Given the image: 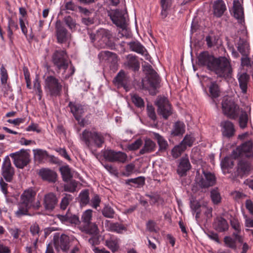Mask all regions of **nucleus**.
Wrapping results in <instances>:
<instances>
[{"label": "nucleus", "mask_w": 253, "mask_h": 253, "mask_svg": "<svg viewBox=\"0 0 253 253\" xmlns=\"http://www.w3.org/2000/svg\"><path fill=\"white\" fill-rule=\"evenodd\" d=\"M135 165L133 163H130L125 166V172L123 173V175L126 176H129L134 172L135 169Z\"/></svg>", "instance_id": "obj_55"}, {"label": "nucleus", "mask_w": 253, "mask_h": 253, "mask_svg": "<svg viewBox=\"0 0 253 253\" xmlns=\"http://www.w3.org/2000/svg\"><path fill=\"white\" fill-rule=\"evenodd\" d=\"M83 231L86 234L97 235L99 230L97 225L94 223H89L83 226Z\"/></svg>", "instance_id": "obj_35"}, {"label": "nucleus", "mask_w": 253, "mask_h": 253, "mask_svg": "<svg viewBox=\"0 0 253 253\" xmlns=\"http://www.w3.org/2000/svg\"><path fill=\"white\" fill-rule=\"evenodd\" d=\"M157 148L156 144L150 138H146L142 149L139 151L140 155L148 154L154 152Z\"/></svg>", "instance_id": "obj_28"}, {"label": "nucleus", "mask_w": 253, "mask_h": 253, "mask_svg": "<svg viewBox=\"0 0 253 253\" xmlns=\"http://www.w3.org/2000/svg\"><path fill=\"white\" fill-rule=\"evenodd\" d=\"M71 112L73 114L76 120L78 122L81 126H84L87 124L85 119L83 116L85 112L87 110V107L81 104H73L71 102L69 104Z\"/></svg>", "instance_id": "obj_11"}, {"label": "nucleus", "mask_w": 253, "mask_h": 253, "mask_svg": "<svg viewBox=\"0 0 253 253\" xmlns=\"http://www.w3.org/2000/svg\"><path fill=\"white\" fill-rule=\"evenodd\" d=\"M185 126L184 124L180 121L175 122L171 131L170 134L172 136H178L182 135L185 132Z\"/></svg>", "instance_id": "obj_31"}, {"label": "nucleus", "mask_w": 253, "mask_h": 253, "mask_svg": "<svg viewBox=\"0 0 253 253\" xmlns=\"http://www.w3.org/2000/svg\"><path fill=\"white\" fill-rule=\"evenodd\" d=\"M52 60L54 64L59 69L63 66V51L56 50L52 55Z\"/></svg>", "instance_id": "obj_32"}, {"label": "nucleus", "mask_w": 253, "mask_h": 253, "mask_svg": "<svg viewBox=\"0 0 253 253\" xmlns=\"http://www.w3.org/2000/svg\"><path fill=\"white\" fill-rule=\"evenodd\" d=\"M92 214V211L91 210H87L83 212L81 219L84 225L91 222Z\"/></svg>", "instance_id": "obj_48"}, {"label": "nucleus", "mask_w": 253, "mask_h": 253, "mask_svg": "<svg viewBox=\"0 0 253 253\" xmlns=\"http://www.w3.org/2000/svg\"><path fill=\"white\" fill-rule=\"evenodd\" d=\"M92 139L93 140L94 143L98 147H101L102 144L104 142V137L102 134L96 132H93Z\"/></svg>", "instance_id": "obj_49"}, {"label": "nucleus", "mask_w": 253, "mask_h": 253, "mask_svg": "<svg viewBox=\"0 0 253 253\" xmlns=\"http://www.w3.org/2000/svg\"><path fill=\"white\" fill-rule=\"evenodd\" d=\"M213 228L219 232H223L228 229L227 221L222 217H217L213 223Z\"/></svg>", "instance_id": "obj_25"}, {"label": "nucleus", "mask_w": 253, "mask_h": 253, "mask_svg": "<svg viewBox=\"0 0 253 253\" xmlns=\"http://www.w3.org/2000/svg\"><path fill=\"white\" fill-rule=\"evenodd\" d=\"M64 22L66 25L71 29L75 28L76 21L71 16H68L64 18Z\"/></svg>", "instance_id": "obj_58"}, {"label": "nucleus", "mask_w": 253, "mask_h": 253, "mask_svg": "<svg viewBox=\"0 0 253 253\" xmlns=\"http://www.w3.org/2000/svg\"><path fill=\"white\" fill-rule=\"evenodd\" d=\"M67 222L70 224H78L80 223L79 217L76 215H73L68 210L65 215H64V223Z\"/></svg>", "instance_id": "obj_40"}, {"label": "nucleus", "mask_w": 253, "mask_h": 253, "mask_svg": "<svg viewBox=\"0 0 253 253\" xmlns=\"http://www.w3.org/2000/svg\"><path fill=\"white\" fill-rule=\"evenodd\" d=\"M102 165L105 169L112 174L115 175H117L118 174V171L116 167L108 164H102Z\"/></svg>", "instance_id": "obj_63"}, {"label": "nucleus", "mask_w": 253, "mask_h": 253, "mask_svg": "<svg viewBox=\"0 0 253 253\" xmlns=\"http://www.w3.org/2000/svg\"><path fill=\"white\" fill-rule=\"evenodd\" d=\"M222 133L223 136L230 138L234 136L235 129L233 123L229 121H224L221 122Z\"/></svg>", "instance_id": "obj_18"}, {"label": "nucleus", "mask_w": 253, "mask_h": 253, "mask_svg": "<svg viewBox=\"0 0 253 253\" xmlns=\"http://www.w3.org/2000/svg\"><path fill=\"white\" fill-rule=\"evenodd\" d=\"M103 215L107 218H112L114 216L115 212L114 210L109 205H105L102 210Z\"/></svg>", "instance_id": "obj_47"}, {"label": "nucleus", "mask_w": 253, "mask_h": 253, "mask_svg": "<svg viewBox=\"0 0 253 253\" xmlns=\"http://www.w3.org/2000/svg\"><path fill=\"white\" fill-rule=\"evenodd\" d=\"M44 88L51 95L57 96L60 94L62 90V85L58 80L54 77L49 76L45 80Z\"/></svg>", "instance_id": "obj_8"}, {"label": "nucleus", "mask_w": 253, "mask_h": 253, "mask_svg": "<svg viewBox=\"0 0 253 253\" xmlns=\"http://www.w3.org/2000/svg\"><path fill=\"white\" fill-rule=\"evenodd\" d=\"M216 183V177L214 174L208 171L203 170V174L195 178L196 186L201 189H206L213 186Z\"/></svg>", "instance_id": "obj_5"}, {"label": "nucleus", "mask_w": 253, "mask_h": 253, "mask_svg": "<svg viewBox=\"0 0 253 253\" xmlns=\"http://www.w3.org/2000/svg\"><path fill=\"white\" fill-rule=\"evenodd\" d=\"M143 144L141 139H136L134 142L127 145V148L129 151H135L137 150Z\"/></svg>", "instance_id": "obj_52"}, {"label": "nucleus", "mask_w": 253, "mask_h": 253, "mask_svg": "<svg viewBox=\"0 0 253 253\" xmlns=\"http://www.w3.org/2000/svg\"><path fill=\"white\" fill-rule=\"evenodd\" d=\"M237 48L242 56H249L250 54V45L247 41L241 38H239L237 43Z\"/></svg>", "instance_id": "obj_30"}, {"label": "nucleus", "mask_w": 253, "mask_h": 253, "mask_svg": "<svg viewBox=\"0 0 253 253\" xmlns=\"http://www.w3.org/2000/svg\"><path fill=\"white\" fill-rule=\"evenodd\" d=\"M145 196L151 199V202L150 204L152 205L158 203L161 199L160 195L157 193H153L151 194H146Z\"/></svg>", "instance_id": "obj_56"}, {"label": "nucleus", "mask_w": 253, "mask_h": 253, "mask_svg": "<svg viewBox=\"0 0 253 253\" xmlns=\"http://www.w3.org/2000/svg\"><path fill=\"white\" fill-rule=\"evenodd\" d=\"M130 82L129 77L123 70L117 74L113 80L115 85L118 87H123L126 91L129 90Z\"/></svg>", "instance_id": "obj_15"}, {"label": "nucleus", "mask_w": 253, "mask_h": 253, "mask_svg": "<svg viewBox=\"0 0 253 253\" xmlns=\"http://www.w3.org/2000/svg\"><path fill=\"white\" fill-rule=\"evenodd\" d=\"M97 46L99 48H109L111 49L115 48V44L112 40V35L108 30L101 29L96 33Z\"/></svg>", "instance_id": "obj_4"}, {"label": "nucleus", "mask_w": 253, "mask_h": 253, "mask_svg": "<svg viewBox=\"0 0 253 253\" xmlns=\"http://www.w3.org/2000/svg\"><path fill=\"white\" fill-rule=\"evenodd\" d=\"M137 184L138 186H143L145 184V178L143 176H139L135 178L128 179L126 181V184L130 185V183Z\"/></svg>", "instance_id": "obj_50"}, {"label": "nucleus", "mask_w": 253, "mask_h": 253, "mask_svg": "<svg viewBox=\"0 0 253 253\" xmlns=\"http://www.w3.org/2000/svg\"><path fill=\"white\" fill-rule=\"evenodd\" d=\"M154 138L157 140L159 145V150L156 152L157 155H160V153H163L167 151L169 144L163 136L157 132H153Z\"/></svg>", "instance_id": "obj_22"}, {"label": "nucleus", "mask_w": 253, "mask_h": 253, "mask_svg": "<svg viewBox=\"0 0 253 253\" xmlns=\"http://www.w3.org/2000/svg\"><path fill=\"white\" fill-rule=\"evenodd\" d=\"M190 206L192 211L194 212L200 210L202 208L203 205H201L200 202L197 201H191Z\"/></svg>", "instance_id": "obj_64"}, {"label": "nucleus", "mask_w": 253, "mask_h": 253, "mask_svg": "<svg viewBox=\"0 0 253 253\" xmlns=\"http://www.w3.org/2000/svg\"><path fill=\"white\" fill-rule=\"evenodd\" d=\"M57 203L56 196L52 193H49L44 196L43 205L45 210H53Z\"/></svg>", "instance_id": "obj_19"}, {"label": "nucleus", "mask_w": 253, "mask_h": 253, "mask_svg": "<svg viewBox=\"0 0 253 253\" xmlns=\"http://www.w3.org/2000/svg\"><path fill=\"white\" fill-rule=\"evenodd\" d=\"M146 229L150 232L157 233V231L155 227L156 226V223L153 220H149L146 223Z\"/></svg>", "instance_id": "obj_61"}, {"label": "nucleus", "mask_w": 253, "mask_h": 253, "mask_svg": "<svg viewBox=\"0 0 253 253\" xmlns=\"http://www.w3.org/2000/svg\"><path fill=\"white\" fill-rule=\"evenodd\" d=\"M186 149V147L180 143L178 145L175 146L171 150V155L174 158H177Z\"/></svg>", "instance_id": "obj_42"}, {"label": "nucleus", "mask_w": 253, "mask_h": 253, "mask_svg": "<svg viewBox=\"0 0 253 253\" xmlns=\"http://www.w3.org/2000/svg\"><path fill=\"white\" fill-rule=\"evenodd\" d=\"M62 15V10L61 9L58 16L55 25V35L56 37L57 41L58 43H62L63 42V24L61 20L59 19L60 16Z\"/></svg>", "instance_id": "obj_20"}, {"label": "nucleus", "mask_w": 253, "mask_h": 253, "mask_svg": "<svg viewBox=\"0 0 253 253\" xmlns=\"http://www.w3.org/2000/svg\"><path fill=\"white\" fill-rule=\"evenodd\" d=\"M109 230L112 232H116L118 233H121L122 230L126 231V228L123 224L118 222L110 223L108 225Z\"/></svg>", "instance_id": "obj_41"}, {"label": "nucleus", "mask_w": 253, "mask_h": 253, "mask_svg": "<svg viewBox=\"0 0 253 253\" xmlns=\"http://www.w3.org/2000/svg\"><path fill=\"white\" fill-rule=\"evenodd\" d=\"M73 175L68 165H64V191L74 193L76 190L78 183L72 179Z\"/></svg>", "instance_id": "obj_14"}, {"label": "nucleus", "mask_w": 253, "mask_h": 253, "mask_svg": "<svg viewBox=\"0 0 253 253\" xmlns=\"http://www.w3.org/2000/svg\"><path fill=\"white\" fill-rule=\"evenodd\" d=\"M233 157L235 159L243 156L244 155L247 157L253 156V143L249 140L238 146L236 150L233 151Z\"/></svg>", "instance_id": "obj_13"}, {"label": "nucleus", "mask_w": 253, "mask_h": 253, "mask_svg": "<svg viewBox=\"0 0 253 253\" xmlns=\"http://www.w3.org/2000/svg\"><path fill=\"white\" fill-rule=\"evenodd\" d=\"M92 136L93 132L85 129L82 132L81 138L85 142V144L89 146L90 143V139L92 138Z\"/></svg>", "instance_id": "obj_51"}, {"label": "nucleus", "mask_w": 253, "mask_h": 253, "mask_svg": "<svg viewBox=\"0 0 253 253\" xmlns=\"http://www.w3.org/2000/svg\"><path fill=\"white\" fill-rule=\"evenodd\" d=\"M221 105L223 114L228 118L236 120L238 118L241 109L232 98L224 97Z\"/></svg>", "instance_id": "obj_3"}, {"label": "nucleus", "mask_w": 253, "mask_h": 253, "mask_svg": "<svg viewBox=\"0 0 253 253\" xmlns=\"http://www.w3.org/2000/svg\"><path fill=\"white\" fill-rule=\"evenodd\" d=\"M39 174L43 180L49 182H55L56 180V173L48 169H41L39 172Z\"/></svg>", "instance_id": "obj_21"}, {"label": "nucleus", "mask_w": 253, "mask_h": 253, "mask_svg": "<svg viewBox=\"0 0 253 253\" xmlns=\"http://www.w3.org/2000/svg\"><path fill=\"white\" fill-rule=\"evenodd\" d=\"M37 192L32 188H29L23 191L20 196V202L18 204V210L15 212L17 217L29 215V210L33 209L38 210L42 205L40 200L35 202Z\"/></svg>", "instance_id": "obj_2"}, {"label": "nucleus", "mask_w": 253, "mask_h": 253, "mask_svg": "<svg viewBox=\"0 0 253 253\" xmlns=\"http://www.w3.org/2000/svg\"><path fill=\"white\" fill-rule=\"evenodd\" d=\"M238 117L240 127L242 129L245 128L247 126L249 121V117L247 112L241 109Z\"/></svg>", "instance_id": "obj_36"}, {"label": "nucleus", "mask_w": 253, "mask_h": 253, "mask_svg": "<svg viewBox=\"0 0 253 253\" xmlns=\"http://www.w3.org/2000/svg\"><path fill=\"white\" fill-rule=\"evenodd\" d=\"M131 100L132 102L137 108H141L144 107V101L138 94L135 93L131 95Z\"/></svg>", "instance_id": "obj_45"}, {"label": "nucleus", "mask_w": 253, "mask_h": 253, "mask_svg": "<svg viewBox=\"0 0 253 253\" xmlns=\"http://www.w3.org/2000/svg\"><path fill=\"white\" fill-rule=\"evenodd\" d=\"M14 174V169L11 165L10 159L6 156L2 164L1 175L6 182H10L13 179Z\"/></svg>", "instance_id": "obj_16"}, {"label": "nucleus", "mask_w": 253, "mask_h": 253, "mask_svg": "<svg viewBox=\"0 0 253 253\" xmlns=\"http://www.w3.org/2000/svg\"><path fill=\"white\" fill-rule=\"evenodd\" d=\"M210 96L212 98H216L220 95L219 86L216 82H211L209 86Z\"/></svg>", "instance_id": "obj_34"}, {"label": "nucleus", "mask_w": 253, "mask_h": 253, "mask_svg": "<svg viewBox=\"0 0 253 253\" xmlns=\"http://www.w3.org/2000/svg\"><path fill=\"white\" fill-rule=\"evenodd\" d=\"M53 242L56 251L63 250V234L60 237L59 233H56L53 237Z\"/></svg>", "instance_id": "obj_37"}, {"label": "nucleus", "mask_w": 253, "mask_h": 253, "mask_svg": "<svg viewBox=\"0 0 253 253\" xmlns=\"http://www.w3.org/2000/svg\"><path fill=\"white\" fill-rule=\"evenodd\" d=\"M211 198L214 205H218L221 202V198L218 188H214L211 191Z\"/></svg>", "instance_id": "obj_43"}, {"label": "nucleus", "mask_w": 253, "mask_h": 253, "mask_svg": "<svg viewBox=\"0 0 253 253\" xmlns=\"http://www.w3.org/2000/svg\"><path fill=\"white\" fill-rule=\"evenodd\" d=\"M191 169V165L188 158L181 159L177 169V172L180 176L186 175L187 171Z\"/></svg>", "instance_id": "obj_27"}, {"label": "nucleus", "mask_w": 253, "mask_h": 253, "mask_svg": "<svg viewBox=\"0 0 253 253\" xmlns=\"http://www.w3.org/2000/svg\"><path fill=\"white\" fill-rule=\"evenodd\" d=\"M158 107L157 112L158 115L167 120L172 114L171 106L168 99L165 97H158L155 103Z\"/></svg>", "instance_id": "obj_7"}, {"label": "nucleus", "mask_w": 253, "mask_h": 253, "mask_svg": "<svg viewBox=\"0 0 253 253\" xmlns=\"http://www.w3.org/2000/svg\"><path fill=\"white\" fill-rule=\"evenodd\" d=\"M230 224L232 228H233L235 231H238V232H241V228L237 218H232L230 220Z\"/></svg>", "instance_id": "obj_59"}, {"label": "nucleus", "mask_w": 253, "mask_h": 253, "mask_svg": "<svg viewBox=\"0 0 253 253\" xmlns=\"http://www.w3.org/2000/svg\"><path fill=\"white\" fill-rule=\"evenodd\" d=\"M226 10V7L223 0H217L214 2L213 14L214 16L218 18L221 17Z\"/></svg>", "instance_id": "obj_23"}, {"label": "nucleus", "mask_w": 253, "mask_h": 253, "mask_svg": "<svg viewBox=\"0 0 253 253\" xmlns=\"http://www.w3.org/2000/svg\"><path fill=\"white\" fill-rule=\"evenodd\" d=\"M193 142V137H192L190 135L187 134L185 136L183 139L180 143H182L183 145H185V146L187 147V146L191 147Z\"/></svg>", "instance_id": "obj_57"}, {"label": "nucleus", "mask_w": 253, "mask_h": 253, "mask_svg": "<svg viewBox=\"0 0 253 253\" xmlns=\"http://www.w3.org/2000/svg\"><path fill=\"white\" fill-rule=\"evenodd\" d=\"M100 60H107L110 63V68L113 71L115 72L118 69V56L116 53L109 51H102L98 55Z\"/></svg>", "instance_id": "obj_17"}, {"label": "nucleus", "mask_w": 253, "mask_h": 253, "mask_svg": "<svg viewBox=\"0 0 253 253\" xmlns=\"http://www.w3.org/2000/svg\"><path fill=\"white\" fill-rule=\"evenodd\" d=\"M10 156L13 159L15 166L19 169H23L30 162V154L23 149L10 154Z\"/></svg>", "instance_id": "obj_9"}, {"label": "nucleus", "mask_w": 253, "mask_h": 253, "mask_svg": "<svg viewBox=\"0 0 253 253\" xmlns=\"http://www.w3.org/2000/svg\"><path fill=\"white\" fill-rule=\"evenodd\" d=\"M104 159L110 162L125 163L127 158V155L121 151H115L111 149L105 150L103 153Z\"/></svg>", "instance_id": "obj_10"}, {"label": "nucleus", "mask_w": 253, "mask_h": 253, "mask_svg": "<svg viewBox=\"0 0 253 253\" xmlns=\"http://www.w3.org/2000/svg\"><path fill=\"white\" fill-rule=\"evenodd\" d=\"M89 191L88 189H84L81 191L80 194V202L82 206H85L89 202Z\"/></svg>", "instance_id": "obj_46"}, {"label": "nucleus", "mask_w": 253, "mask_h": 253, "mask_svg": "<svg viewBox=\"0 0 253 253\" xmlns=\"http://www.w3.org/2000/svg\"><path fill=\"white\" fill-rule=\"evenodd\" d=\"M128 45L131 50L139 54H144L145 48L139 42L137 41L131 42L128 43Z\"/></svg>", "instance_id": "obj_38"}, {"label": "nucleus", "mask_w": 253, "mask_h": 253, "mask_svg": "<svg viewBox=\"0 0 253 253\" xmlns=\"http://www.w3.org/2000/svg\"><path fill=\"white\" fill-rule=\"evenodd\" d=\"M197 64L199 66L205 67L213 72L218 77L224 78L228 77L232 73L230 63L225 57H214L208 51L199 53L197 57Z\"/></svg>", "instance_id": "obj_1"}, {"label": "nucleus", "mask_w": 253, "mask_h": 253, "mask_svg": "<svg viewBox=\"0 0 253 253\" xmlns=\"http://www.w3.org/2000/svg\"><path fill=\"white\" fill-rule=\"evenodd\" d=\"M33 152L35 160L39 162H42L49 156L46 151L42 149L33 150Z\"/></svg>", "instance_id": "obj_39"}, {"label": "nucleus", "mask_w": 253, "mask_h": 253, "mask_svg": "<svg viewBox=\"0 0 253 253\" xmlns=\"http://www.w3.org/2000/svg\"><path fill=\"white\" fill-rule=\"evenodd\" d=\"M233 9L234 16L235 18L239 20L240 22L244 20L243 7L239 0H234L233 1Z\"/></svg>", "instance_id": "obj_29"}, {"label": "nucleus", "mask_w": 253, "mask_h": 253, "mask_svg": "<svg viewBox=\"0 0 253 253\" xmlns=\"http://www.w3.org/2000/svg\"><path fill=\"white\" fill-rule=\"evenodd\" d=\"M30 232L34 236L39 237L40 233V229L39 225L35 223L30 227Z\"/></svg>", "instance_id": "obj_60"}, {"label": "nucleus", "mask_w": 253, "mask_h": 253, "mask_svg": "<svg viewBox=\"0 0 253 253\" xmlns=\"http://www.w3.org/2000/svg\"><path fill=\"white\" fill-rule=\"evenodd\" d=\"M125 65L129 69L134 72L138 71L140 68V64L137 57L132 54H129L126 56V61Z\"/></svg>", "instance_id": "obj_24"}, {"label": "nucleus", "mask_w": 253, "mask_h": 253, "mask_svg": "<svg viewBox=\"0 0 253 253\" xmlns=\"http://www.w3.org/2000/svg\"><path fill=\"white\" fill-rule=\"evenodd\" d=\"M147 111L149 117L152 120L155 121L157 119V117L153 106L152 105H147Z\"/></svg>", "instance_id": "obj_62"}, {"label": "nucleus", "mask_w": 253, "mask_h": 253, "mask_svg": "<svg viewBox=\"0 0 253 253\" xmlns=\"http://www.w3.org/2000/svg\"><path fill=\"white\" fill-rule=\"evenodd\" d=\"M224 242L227 247L233 249H235L236 248L235 241L230 236H225L224 238Z\"/></svg>", "instance_id": "obj_53"}, {"label": "nucleus", "mask_w": 253, "mask_h": 253, "mask_svg": "<svg viewBox=\"0 0 253 253\" xmlns=\"http://www.w3.org/2000/svg\"><path fill=\"white\" fill-rule=\"evenodd\" d=\"M142 69L150 87L154 89L159 87L160 78L152 66L149 63H145L142 65Z\"/></svg>", "instance_id": "obj_6"}, {"label": "nucleus", "mask_w": 253, "mask_h": 253, "mask_svg": "<svg viewBox=\"0 0 253 253\" xmlns=\"http://www.w3.org/2000/svg\"><path fill=\"white\" fill-rule=\"evenodd\" d=\"M108 16L113 24L122 29L126 28V20L122 10L119 9L111 10L107 12Z\"/></svg>", "instance_id": "obj_12"}, {"label": "nucleus", "mask_w": 253, "mask_h": 253, "mask_svg": "<svg viewBox=\"0 0 253 253\" xmlns=\"http://www.w3.org/2000/svg\"><path fill=\"white\" fill-rule=\"evenodd\" d=\"M8 79V74L6 69L2 65L0 68V81L2 84H5L7 83Z\"/></svg>", "instance_id": "obj_54"}, {"label": "nucleus", "mask_w": 253, "mask_h": 253, "mask_svg": "<svg viewBox=\"0 0 253 253\" xmlns=\"http://www.w3.org/2000/svg\"><path fill=\"white\" fill-rule=\"evenodd\" d=\"M251 169L250 163L245 160L239 161L238 164V171L240 174H244L248 173Z\"/></svg>", "instance_id": "obj_33"}, {"label": "nucleus", "mask_w": 253, "mask_h": 253, "mask_svg": "<svg viewBox=\"0 0 253 253\" xmlns=\"http://www.w3.org/2000/svg\"><path fill=\"white\" fill-rule=\"evenodd\" d=\"M239 86L242 92L246 94L247 92L248 84L250 80V76L247 73H243L238 75Z\"/></svg>", "instance_id": "obj_26"}, {"label": "nucleus", "mask_w": 253, "mask_h": 253, "mask_svg": "<svg viewBox=\"0 0 253 253\" xmlns=\"http://www.w3.org/2000/svg\"><path fill=\"white\" fill-rule=\"evenodd\" d=\"M105 245L112 252L117 251L119 248V245L117 239H108L105 241Z\"/></svg>", "instance_id": "obj_44"}]
</instances>
